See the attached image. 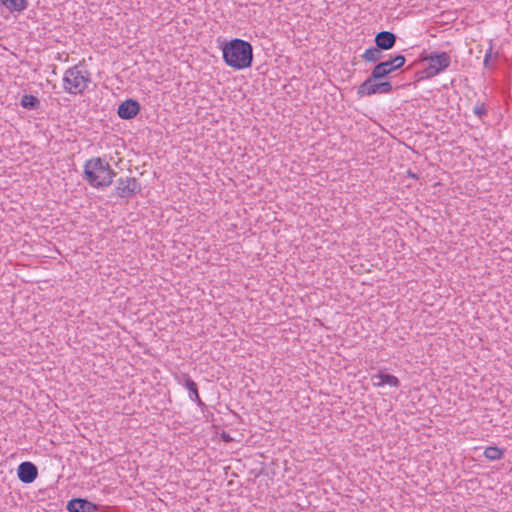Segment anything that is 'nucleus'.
<instances>
[{
	"instance_id": "nucleus-1",
	"label": "nucleus",
	"mask_w": 512,
	"mask_h": 512,
	"mask_svg": "<svg viewBox=\"0 0 512 512\" xmlns=\"http://www.w3.org/2000/svg\"><path fill=\"white\" fill-rule=\"evenodd\" d=\"M223 61L236 70L251 67L253 63V47L242 39L235 38L226 42L222 47Z\"/></svg>"
},
{
	"instance_id": "nucleus-2",
	"label": "nucleus",
	"mask_w": 512,
	"mask_h": 512,
	"mask_svg": "<svg viewBox=\"0 0 512 512\" xmlns=\"http://www.w3.org/2000/svg\"><path fill=\"white\" fill-rule=\"evenodd\" d=\"M114 176L115 172L109 163L100 157L92 158L84 165V179L95 188L110 186Z\"/></svg>"
},
{
	"instance_id": "nucleus-3",
	"label": "nucleus",
	"mask_w": 512,
	"mask_h": 512,
	"mask_svg": "<svg viewBox=\"0 0 512 512\" xmlns=\"http://www.w3.org/2000/svg\"><path fill=\"white\" fill-rule=\"evenodd\" d=\"M421 61L428 62V66L424 69L423 73L426 78H433L440 73L444 72L451 63V57L447 52L433 51L429 54H422Z\"/></svg>"
},
{
	"instance_id": "nucleus-4",
	"label": "nucleus",
	"mask_w": 512,
	"mask_h": 512,
	"mask_svg": "<svg viewBox=\"0 0 512 512\" xmlns=\"http://www.w3.org/2000/svg\"><path fill=\"white\" fill-rule=\"evenodd\" d=\"M63 81L66 92L70 94L82 93L87 88V83L90 81L89 73L86 71L85 74H83L77 66H74L65 72Z\"/></svg>"
},
{
	"instance_id": "nucleus-5",
	"label": "nucleus",
	"mask_w": 512,
	"mask_h": 512,
	"mask_svg": "<svg viewBox=\"0 0 512 512\" xmlns=\"http://www.w3.org/2000/svg\"><path fill=\"white\" fill-rule=\"evenodd\" d=\"M393 91V86L390 81L373 80L369 76L357 88V95L359 97L371 96L374 94H389Z\"/></svg>"
},
{
	"instance_id": "nucleus-6",
	"label": "nucleus",
	"mask_w": 512,
	"mask_h": 512,
	"mask_svg": "<svg viewBox=\"0 0 512 512\" xmlns=\"http://www.w3.org/2000/svg\"><path fill=\"white\" fill-rule=\"evenodd\" d=\"M117 194L122 198H129L141 191V184L135 177H120L117 180Z\"/></svg>"
},
{
	"instance_id": "nucleus-7",
	"label": "nucleus",
	"mask_w": 512,
	"mask_h": 512,
	"mask_svg": "<svg viewBox=\"0 0 512 512\" xmlns=\"http://www.w3.org/2000/svg\"><path fill=\"white\" fill-rule=\"evenodd\" d=\"M140 112V104L135 99H126L117 109L118 116L123 120H130Z\"/></svg>"
},
{
	"instance_id": "nucleus-8",
	"label": "nucleus",
	"mask_w": 512,
	"mask_h": 512,
	"mask_svg": "<svg viewBox=\"0 0 512 512\" xmlns=\"http://www.w3.org/2000/svg\"><path fill=\"white\" fill-rule=\"evenodd\" d=\"M17 475L21 482L32 483L38 476L37 466L32 462H22L17 469Z\"/></svg>"
},
{
	"instance_id": "nucleus-9",
	"label": "nucleus",
	"mask_w": 512,
	"mask_h": 512,
	"mask_svg": "<svg viewBox=\"0 0 512 512\" xmlns=\"http://www.w3.org/2000/svg\"><path fill=\"white\" fill-rule=\"evenodd\" d=\"M66 508L69 512H95L98 505L84 498H74L68 501Z\"/></svg>"
},
{
	"instance_id": "nucleus-10",
	"label": "nucleus",
	"mask_w": 512,
	"mask_h": 512,
	"mask_svg": "<svg viewBox=\"0 0 512 512\" xmlns=\"http://www.w3.org/2000/svg\"><path fill=\"white\" fill-rule=\"evenodd\" d=\"M375 44L376 46L382 50H390L392 49L397 41V36L390 31H381L375 36Z\"/></svg>"
},
{
	"instance_id": "nucleus-11",
	"label": "nucleus",
	"mask_w": 512,
	"mask_h": 512,
	"mask_svg": "<svg viewBox=\"0 0 512 512\" xmlns=\"http://www.w3.org/2000/svg\"><path fill=\"white\" fill-rule=\"evenodd\" d=\"M372 382L374 386H382L385 384L392 387L400 386V381L396 376L383 371H380L378 374L373 375Z\"/></svg>"
},
{
	"instance_id": "nucleus-12",
	"label": "nucleus",
	"mask_w": 512,
	"mask_h": 512,
	"mask_svg": "<svg viewBox=\"0 0 512 512\" xmlns=\"http://www.w3.org/2000/svg\"><path fill=\"white\" fill-rule=\"evenodd\" d=\"M184 386L190 392L191 400L195 401L199 407L205 405L199 396L198 386L196 382L193 379H191L188 375H184Z\"/></svg>"
},
{
	"instance_id": "nucleus-13",
	"label": "nucleus",
	"mask_w": 512,
	"mask_h": 512,
	"mask_svg": "<svg viewBox=\"0 0 512 512\" xmlns=\"http://www.w3.org/2000/svg\"><path fill=\"white\" fill-rule=\"evenodd\" d=\"M392 74L388 69V65L385 64L384 61L378 62L371 71L370 76H372L373 80L382 81L383 78Z\"/></svg>"
},
{
	"instance_id": "nucleus-14",
	"label": "nucleus",
	"mask_w": 512,
	"mask_h": 512,
	"mask_svg": "<svg viewBox=\"0 0 512 512\" xmlns=\"http://www.w3.org/2000/svg\"><path fill=\"white\" fill-rule=\"evenodd\" d=\"M0 3L10 12H21L28 7L27 0H0Z\"/></svg>"
},
{
	"instance_id": "nucleus-15",
	"label": "nucleus",
	"mask_w": 512,
	"mask_h": 512,
	"mask_svg": "<svg viewBox=\"0 0 512 512\" xmlns=\"http://www.w3.org/2000/svg\"><path fill=\"white\" fill-rule=\"evenodd\" d=\"M20 104L28 110H36L40 107V100L34 95L25 94L22 96Z\"/></svg>"
},
{
	"instance_id": "nucleus-16",
	"label": "nucleus",
	"mask_w": 512,
	"mask_h": 512,
	"mask_svg": "<svg viewBox=\"0 0 512 512\" xmlns=\"http://www.w3.org/2000/svg\"><path fill=\"white\" fill-rule=\"evenodd\" d=\"M384 62L386 65H388L390 72L393 73L394 71L399 70L404 66L406 58L405 56L398 54Z\"/></svg>"
},
{
	"instance_id": "nucleus-17",
	"label": "nucleus",
	"mask_w": 512,
	"mask_h": 512,
	"mask_svg": "<svg viewBox=\"0 0 512 512\" xmlns=\"http://www.w3.org/2000/svg\"><path fill=\"white\" fill-rule=\"evenodd\" d=\"M381 57L382 52L377 46L366 49L362 55V58L367 62H377Z\"/></svg>"
},
{
	"instance_id": "nucleus-18",
	"label": "nucleus",
	"mask_w": 512,
	"mask_h": 512,
	"mask_svg": "<svg viewBox=\"0 0 512 512\" xmlns=\"http://www.w3.org/2000/svg\"><path fill=\"white\" fill-rule=\"evenodd\" d=\"M484 456L491 461L499 460L503 457V450L497 446H489L484 450Z\"/></svg>"
},
{
	"instance_id": "nucleus-19",
	"label": "nucleus",
	"mask_w": 512,
	"mask_h": 512,
	"mask_svg": "<svg viewBox=\"0 0 512 512\" xmlns=\"http://www.w3.org/2000/svg\"><path fill=\"white\" fill-rule=\"evenodd\" d=\"M474 113L476 115H478L479 117H481L482 115H485L486 114V109H485L484 105L482 104L480 106H476L474 108Z\"/></svg>"
},
{
	"instance_id": "nucleus-20",
	"label": "nucleus",
	"mask_w": 512,
	"mask_h": 512,
	"mask_svg": "<svg viewBox=\"0 0 512 512\" xmlns=\"http://www.w3.org/2000/svg\"><path fill=\"white\" fill-rule=\"evenodd\" d=\"M491 58V49L485 54L483 64L485 67L489 66V60Z\"/></svg>"
},
{
	"instance_id": "nucleus-21",
	"label": "nucleus",
	"mask_w": 512,
	"mask_h": 512,
	"mask_svg": "<svg viewBox=\"0 0 512 512\" xmlns=\"http://www.w3.org/2000/svg\"><path fill=\"white\" fill-rule=\"evenodd\" d=\"M222 439L225 441V442H230L232 440V438L229 436V434L223 432L222 435H221Z\"/></svg>"
},
{
	"instance_id": "nucleus-22",
	"label": "nucleus",
	"mask_w": 512,
	"mask_h": 512,
	"mask_svg": "<svg viewBox=\"0 0 512 512\" xmlns=\"http://www.w3.org/2000/svg\"><path fill=\"white\" fill-rule=\"evenodd\" d=\"M407 175H408L409 177L413 178V179H418L417 174H415V173H413V172H411V171H408V172H407Z\"/></svg>"
}]
</instances>
